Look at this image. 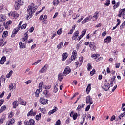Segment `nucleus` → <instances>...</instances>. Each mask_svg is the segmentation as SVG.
I'll return each mask as SVG.
<instances>
[{
	"label": "nucleus",
	"instance_id": "obj_1",
	"mask_svg": "<svg viewBox=\"0 0 125 125\" xmlns=\"http://www.w3.org/2000/svg\"><path fill=\"white\" fill-rule=\"evenodd\" d=\"M37 6H35L33 3L29 5L27 9L28 17H32V14H33L34 12H36V9H37Z\"/></svg>",
	"mask_w": 125,
	"mask_h": 125
},
{
	"label": "nucleus",
	"instance_id": "obj_2",
	"mask_svg": "<svg viewBox=\"0 0 125 125\" xmlns=\"http://www.w3.org/2000/svg\"><path fill=\"white\" fill-rule=\"evenodd\" d=\"M39 102L42 104V105H47V104H48V100L42 97L40 99Z\"/></svg>",
	"mask_w": 125,
	"mask_h": 125
},
{
	"label": "nucleus",
	"instance_id": "obj_3",
	"mask_svg": "<svg viewBox=\"0 0 125 125\" xmlns=\"http://www.w3.org/2000/svg\"><path fill=\"white\" fill-rule=\"evenodd\" d=\"M92 19V16L90 15L88 17H86L82 21V24H85V23H87V22H89L90 20Z\"/></svg>",
	"mask_w": 125,
	"mask_h": 125
},
{
	"label": "nucleus",
	"instance_id": "obj_4",
	"mask_svg": "<svg viewBox=\"0 0 125 125\" xmlns=\"http://www.w3.org/2000/svg\"><path fill=\"white\" fill-rule=\"evenodd\" d=\"M71 70L70 67L69 66H67L65 68V69L63 72V76H67V75H69V74H70V73H71Z\"/></svg>",
	"mask_w": 125,
	"mask_h": 125
},
{
	"label": "nucleus",
	"instance_id": "obj_5",
	"mask_svg": "<svg viewBox=\"0 0 125 125\" xmlns=\"http://www.w3.org/2000/svg\"><path fill=\"white\" fill-rule=\"evenodd\" d=\"M48 70V65L45 64L43 67H42L40 71L39 72L40 74H42L43 73H45L46 71Z\"/></svg>",
	"mask_w": 125,
	"mask_h": 125
},
{
	"label": "nucleus",
	"instance_id": "obj_6",
	"mask_svg": "<svg viewBox=\"0 0 125 125\" xmlns=\"http://www.w3.org/2000/svg\"><path fill=\"white\" fill-rule=\"evenodd\" d=\"M25 124L27 125H35L36 122H35V121L33 119H31L28 121L25 122Z\"/></svg>",
	"mask_w": 125,
	"mask_h": 125
},
{
	"label": "nucleus",
	"instance_id": "obj_7",
	"mask_svg": "<svg viewBox=\"0 0 125 125\" xmlns=\"http://www.w3.org/2000/svg\"><path fill=\"white\" fill-rule=\"evenodd\" d=\"M89 47L91 48L92 51H95L96 49V46H95V43L94 42H91L89 44Z\"/></svg>",
	"mask_w": 125,
	"mask_h": 125
},
{
	"label": "nucleus",
	"instance_id": "obj_8",
	"mask_svg": "<svg viewBox=\"0 0 125 125\" xmlns=\"http://www.w3.org/2000/svg\"><path fill=\"white\" fill-rule=\"evenodd\" d=\"M86 103H89L90 105H91L92 103H93V101H92V98L90 97V96H88L86 98Z\"/></svg>",
	"mask_w": 125,
	"mask_h": 125
},
{
	"label": "nucleus",
	"instance_id": "obj_9",
	"mask_svg": "<svg viewBox=\"0 0 125 125\" xmlns=\"http://www.w3.org/2000/svg\"><path fill=\"white\" fill-rule=\"evenodd\" d=\"M36 114V112H34V109H31L30 111L27 113V117H35Z\"/></svg>",
	"mask_w": 125,
	"mask_h": 125
},
{
	"label": "nucleus",
	"instance_id": "obj_10",
	"mask_svg": "<svg viewBox=\"0 0 125 125\" xmlns=\"http://www.w3.org/2000/svg\"><path fill=\"white\" fill-rule=\"evenodd\" d=\"M14 123H15V120H14L13 118H12L11 119H10L7 121L6 125H13Z\"/></svg>",
	"mask_w": 125,
	"mask_h": 125
},
{
	"label": "nucleus",
	"instance_id": "obj_11",
	"mask_svg": "<svg viewBox=\"0 0 125 125\" xmlns=\"http://www.w3.org/2000/svg\"><path fill=\"white\" fill-rule=\"evenodd\" d=\"M9 16H12V17H15V18H17L19 16V15L16 13V12H11L9 14Z\"/></svg>",
	"mask_w": 125,
	"mask_h": 125
},
{
	"label": "nucleus",
	"instance_id": "obj_12",
	"mask_svg": "<svg viewBox=\"0 0 125 125\" xmlns=\"http://www.w3.org/2000/svg\"><path fill=\"white\" fill-rule=\"evenodd\" d=\"M111 40H112V38L111 37V36H108L104 40V43H106L107 44H108V43L111 42Z\"/></svg>",
	"mask_w": 125,
	"mask_h": 125
},
{
	"label": "nucleus",
	"instance_id": "obj_13",
	"mask_svg": "<svg viewBox=\"0 0 125 125\" xmlns=\"http://www.w3.org/2000/svg\"><path fill=\"white\" fill-rule=\"evenodd\" d=\"M103 87L104 89L105 90V91L109 90V89L110 88V83H105Z\"/></svg>",
	"mask_w": 125,
	"mask_h": 125
},
{
	"label": "nucleus",
	"instance_id": "obj_14",
	"mask_svg": "<svg viewBox=\"0 0 125 125\" xmlns=\"http://www.w3.org/2000/svg\"><path fill=\"white\" fill-rule=\"evenodd\" d=\"M29 37V35H28V32H26L24 34V36L22 39V41L23 42H28V38Z\"/></svg>",
	"mask_w": 125,
	"mask_h": 125
},
{
	"label": "nucleus",
	"instance_id": "obj_15",
	"mask_svg": "<svg viewBox=\"0 0 125 125\" xmlns=\"http://www.w3.org/2000/svg\"><path fill=\"white\" fill-rule=\"evenodd\" d=\"M19 101L20 102V105H23V106H26V105L27 104V102L22 100V99H21V98H20L19 99Z\"/></svg>",
	"mask_w": 125,
	"mask_h": 125
},
{
	"label": "nucleus",
	"instance_id": "obj_16",
	"mask_svg": "<svg viewBox=\"0 0 125 125\" xmlns=\"http://www.w3.org/2000/svg\"><path fill=\"white\" fill-rule=\"evenodd\" d=\"M16 88V84L15 83H12L9 85V89L10 91H13V89Z\"/></svg>",
	"mask_w": 125,
	"mask_h": 125
},
{
	"label": "nucleus",
	"instance_id": "obj_17",
	"mask_svg": "<svg viewBox=\"0 0 125 125\" xmlns=\"http://www.w3.org/2000/svg\"><path fill=\"white\" fill-rule=\"evenodd\" d=\"M68 53H64L62 54V61H65L66 59L68 58Z\"/></svg>",
	"mask_w": 125,
	"mask_h": 125
},
{
	"label": "nucleus",
	"instance_id": "obj_18",
	"mask_svg": "<svg viewBox=\"0 0 125 125\" xmlns=\"http://www.w3.org/2000/svg\"><path fill=\"white\" fill-rule=\"evenodd\" d=\"M71 58L72 60H75V59L77 58V51L74 50L73 51L71 55Z\"/></svg>",
	"mask_w": 125,
	"mask_h": 125
},
{
	"label": "nucleus",
	"instance_id": "obj_19",
	"mask_svg": "<svg viewBox=\"0 0 125 125\" xmlns=\"http://www.w3.org/2000/svg\"><path fill=\"white\" fill-rule=\"evenodd\" d=\"M98 14H99V13L98 12H96L95 13L94 15L92 17L93 21H95V20H97V18H98V17L99 16V15H98Z\"/></svg>",
	"mask_w": 125,
	"mask_h": 125
},
{
	"label": "nucleus",
	"instance_id": "obj_20",
	"mask_svg": "<svg viewBox=\"0 0 125 125\" xmlns=\"http://www.w3.org/2000/svg\"><path fill=\"white\" fill-rule=\"evenodd\" d=\"M58 110V108H57V107H55L54 108V109H52V110H50L49 113H48V115L49 116L51 115L52 114H54V113H55V112H56V111H57Z\"/></svg>",
	"mask_w": 125,
	"mask_h": 125
},
{
	"label": "nucleus",
	"instance_id": "obj_21",
	"mask_svg": "<svg viewBox=\"0 0 125 125\" xmlns=\"http://www.w3.org/2000/svg\"><path fill=\"white\" fill-rule=\"evenodd\" d=\"M6 20V16L5 15H0V22H3Z\"/></svg>",
	"mask_w": 125,
	"mask_h": 125
},
{
	"label": "nucleus",
	"instance_id": "obj_22",
	"mask_svg": "<svg viewBox=\"0 0 125 125\" xmlns=\"http://www.w3.org/2000/svg\"><path fill=\"white\" fill-rule=\"evenodd\" d=\"M64 74H62V73L58 75V80L59 81H60V82H61L62 81V80H63V79H64Z\"/></svg>",
	"mask_w": 125,
	"mask_h": 125
},
{
	"label": "nucleus",
	"instance_id": "obj_23",
	"mask_svg": "<svg viewBox=\"0 0 125 125\" xmlns=\"http://www.w3.org/2000/svg\"><path fill=\"white\" fill-rule=\"evenodd\" d=\"M63 44H64V42H61L60 43L57 45V48L58 49H61L62 47H63Z\"/></svg>",
	"mask_w": 125,
	"mask_h": 125
},
{
	"label": "nucleus",
	"instance_id": "obj_24",
	"mask_svg": "<svg viewBox=\"0 0 125 125\" xmlns=\"http://www.w3.org/2000/svg\"><path fill=\"white\" fill-rule=\"evenodd\" d=\"M84 117L85 119H86L87 122L88 121V120H90L91 119V116L89 114H86L84 116Z\"/></svg>",
	"mask_w": 125,
	"mask_h": 125
},
{
	"label": "nucleus",
	"instance_id": "obj_25",
	"mask_svg": "<svg viewBox=\"0 0 125 125\" xmlns=\"http://www.w3.org/2000/svg\"><path fill=\"white\" fill-rule=\"evenodd\" d=\"M120 4H121V2H117L113 7V9L115 10L116 8H118L120 6Z\"/></svg>",
	"mask_w": 125,
	"mask_h": 125
},
{
	"label": "nucleus",
	"instance_id": "obj_26",
	"mask_svg": "<svg viewBox=\"0 0 125 125\" xmlns=\"http://www.w3.org/2000/svg\"><path fill=\"white\" fill-rule=\"evenodd\" d=\"M92 58H93L94 59H97V58H99V54H93L91 55Z\"/></svg>",
	"mask_w": 125,
	"mask_h": 125
},
{
	"label": "nucleus",
	"instance_id": "obj_27",
	"mask_svg": "<svg viewBox=\"0 0 125 125\" xmlns=\"http://www.w3.org/2000/svg\"><path fill=\"white\" fill-rule=\"evenodd\" d=\"M5 115H3L0 119V124H3V122L5 120Z\"/></svg>",
	"mask_w": 125,
	"mask_h": 125
},
{
	"label": "nucleus",
	"instance_id": "obj_28",
	"mask_svg": "<svg viewBox=\"0 0 125 125\" xmlns=\"http://www.w3.org/2000/svg\"><path fill=\"white\" fill-rule=\"evenodd\" d=\"M19 45L20 48H26V45L25 44L23 43L22 42H20Z\"/></svg>",
	"mask_w": 125,
	"mask_h": 125
},
{
	"label": "nucleus",
	"instance_id": "obj_29",
	"mask_svg": "<svg viewBox=\"0 0 125 125\" xmlns=\"http://www.w3.org/2000/svg\"><path fill=\"white\" fill-rule=\"evenodd\" d=\"M91 84H88L87 88L86 89V92H89L91 89Z\"/></svg>",
	"mask_w": 125,
	"mask_h": 125
},
{
	"label": "nucleus",
	"instance_id": "obj_30",
	"mask_svg": "<svg viewBox=\"0 0 125 125\" xmlns=\"http://www.w3.org/2000/svg\"><path fill=\"white\" fill-rule=\"evenodd\" d=\"M42 85H43V82H41L39 84V89L40 91H42Z\"/></svg>",
	"mask_w": 125,
	"mask_h": 125
},
{
	"label": "nucleus",
	"instance_id": "obj_31",
	"mask_svg": "<svg viewBox=\"0 0 125 125\" xmlns=\"http://www.w3.org/2000/svg\"><path fill=\"white\" fill-rule=\"evenodd\" d=\"M18 106V104H17V101H14L13 103V107L14 109H16V107Z\"/></svg>",
	"mask_w": 125,
	"mask_h": 125
},
{
	"label": "nucleus",
	"instance_id": "obj_32",
	"mask_svg": "<svg viewBox=\"0 0 125 125\" xmlns=\"http://www.w3.org/2000/svg\"><path fill=\"white\" fill-rule=\"evenodd\" d=\"M21 4H18V3H17L15 4V10H18L19 9V8L20 7Z\"/></svg>",
	"mask_w": 125,
	"mask_h": 125
},
{
	"label": "nucleus",
	"instance_id": "obj_33",
	"mask_svg": "<svg viewBox=\"0 0 125 125\" xmlns=\"http://www.w3.org/2000/svg\"><path fill=\"white\" fill-rule=\"evenodd\" d=\"M84 121H85V118L84 116H82L81 118V121L80 122L81 125H83V123H84Z\"/></svg>",
	"mask_w": 125,
	"mask_h": 125
},
{
	"label": "nucleus",
	"instance_id": "obj_34",
	"mask_svg": "<svg viewBox=\"0 0 125 125\" xmlns=\"http://www.w3.org/2000/svg\"><path fill=\"white\" fill-rule=\"evenodd\" d=\"M17 3L20 4L21 5H23V3H24L23 0H18L17 1Z\"/></svg>",
	"mask_w": 125,
	"mask_h": 125
},
{
	"label": "nucleus",
	"instance_id": "obj_35",
	"mask_svg": "<svg viewBox=\"0 0 125 125\" xmlns=\"http://www.w3.org/2000/svg\"><path fill=\"white\" fill-rule=\"evenodd\" d=\"M8 36V32L7 31H5L3 32V35H2V37L3 38H5Z\"/></svg>",
	"mask_w": 125,
	"mask_h": 125
},
{
	"label": "nucleus",
	"instance_id": "obj_36",
	"mask_svg": "<svg viewBox=\"0 0 125 125\" xmlns=\"http://www.w3.org/2000/svg\"><path fill=\"white\" fill-rule=\"evenodd\" d=\"M40 92H42V91H40V89H37L35 92V96L36 97H39V94H40Z\"/></svg>",
	"mask_w": 125,
	"mask_h": 125
},
{
	"label": "nucleus",
	"instance_id": "obj_37",
	"mask_svg": "<svg viewBox=\"0 0 125 125\" xmlns=\"http://www.w3.org/2000/svg\"><path fill=\"white\" fill-rule=\"evenodd\" d=\"M8 118H13V116H14V113L11 111L10 113L8 114Z\"/></svg>",
	"mask_w": 125,
	"mask_h": 125
},
{
	"label": "nucleus",
	"instance_id": "obj_38",
	"mask_svg": "<svg viewBox=\"0 0 125 125\" xmlns=\"http://www.w3.org/2000/svg\"><path fill=\"white\" fill-rule=\"evenodd\" d=\"M42 117V114L41 113H39V115L36 116V120L37 121H39L40 119H41V118Z\"/></svg>",
	"mask_w": 125,
	"mask_h": 125
},
{
	"label": "nucleus",
	"instance_id": "obj_39",
	"mask_svg": "<svg viewBox=\"0 0 125 125\" xmlns=\"http://www.w3.org/2000/svg\"><path fill=\"white\" fill-rule=\"evenodd\" d=\"M6 109V106L5 105H4L1 107V109L0 110V113H2L3 111H5V109Z\"/></svg>",
	"mask_w": 125,
	"mask_h": 125
},
{
	"label": "nucleus",
	"instance_id": "obj_40",
	"mask_svg": "<svg viewBox=\"0 0 125 125\" xmlns=\"http://www.w3.org/2000/svg\"><path fill=\"white\" fill-rule=\"evenodd\" d=\"M49 92V91L47 90H45L43 91V94L46 96V97H47L48 96V93Z\"/></svg>",
	"mask_w": 125,
	"mask_h": 125
},
{
	"label": "nucleus",
	"instance_id": "obj_41",
	"mask_svg": "<svg viewBox=\"0 0 125 125\" xmlns=\"http://www.w3.org/2000/svg\"><path fill=\"white\" fill-rule=\"evenodd\" d=\"M125 27V21H124V22L120 25V30H123V29H124V28Z\"/></svg>",
	"mask_w": 125,
	"mask_h": 125
},
{
	"label": "nucleus",
	"instance_id": "obj_42",
	"mask_svg": "<svg viewBox=\"0 0 125 125\" xmlns=\"http://www.w3.org/2000/svg\"><path fill=\"white\" fill-rule=\"evenodd\" d=\"M58 3H59V2L58 1V0H56L53 1V4L55 6H56L57 5H58Z\"/></svg>",
	"mask_w": 125,
	"mask_h": 125
},
{
	"label": "nucleus",
	"instance_id": "obj_43",
	"mask_svg": "<svg viewBox=\"0 0 125 125\" xmlns=\"http://www.w3.org/2000/svg\"><path fill=\"white\" fill-rule=\"evenodd\" d=\"M87 68L88 69V71H90V70L92 69V66H91V64L88 63L87 64Z\"/></svg>",
	"mask_w": 125,
	"mask_h": 125
},
{
	"label": "nucleus",
	"instance_id": "obj_44",
	"mask_svg": "<svg viewBox=\"0 0 125 125\" xmlns=\"http://www.w3.org/2000/svg\"><path fill=\"white\" fill-rule=\"evenodd\" d=\"M73 120H76L77 118H78V113H75L74 115L72 116Z\"/></svg>",
	"mask_w": 125,
	"mask_h": 125
},
{
	"label": "nucleus",
	"instance_id": "obj_45",
	"mask_svg": "<svg viewBox=\"0 0 125 125\" xmlns=\"http://www.w3.org/2000/svg\"><path fill=\"white\" fill-rule=\"evenodd\" d=\"M3 42H4L3 39H0V46H4V45L5 44V43H4L3 44Z\"/></svg>",
	"mask_w": 125,
	"mask_h": 125
},
{
	"label": "nucleus",
	"instance_id": "obj_46",
	"mask_svg": "<svg viewBox=\"0 0 125 125\" xmlns=\"http://www.w3.org/2000/svg\"><path fill=\"white\" fill-rule=\"evenodd\" d=\"M13 71L12 70H11L9 73L6 75V78H10L11 76V75H12Z\"/></svg>",
	"mask_w": 125,
	"mask_h": 125
},
{
	"label": "nucleus",
	"instance_id": "obj_47",
	"mask_svg": "<svg viewBox=\"0 0 125 125\" xmlns=\"http://www.w3.org/2000/svg\"><path fill=\"white\" fill-rule=\"evenodd\" d=\"M82 34L81 35L82 37H83L84 35H85L86 33V29H84L83 31H82Z\"/></svg>",
	"mask_w": 125,
	"mask_h": 125
},
{
	"label": "nucleus",
	"instance_id": "obj_48",
	"mask_svg": "<svg viewBox=\"0 0 125 125\" xmlns=\"http://www.w3.org/2000/svg\"><path fill=\"white\" fill-rule=\"evenodd\" d=\"M22 24H23V21H21L18 25V30H20V28H21V25H22Z\"/></svg>",
	"mask_w": 125,
	"mask_h": 125
},
{
	"label": "nucleus",
	"instance_id": "obj_49",
	"mask_svg": "<svg viewBox=\"0 0 125 125\" xmlns=\"http://www.w3.org/2000/svg\"><path fill=\"white\" fill-rule=\"evenodd\" d=\"M122 10L123 11L122 12L123 18H124V19H125V8L124 9H123Z\"/></svg>",
	"mask_w": 125,
	"mask_h": 125
},
{
	"label": "nucleus",
	"instance_id": "obj_50",
	"mask_svg": "<svg viewBox=\"0 0 125 125\" xmlns=\"http://www.w3.org/2000/svg\"><path fill=\"white\" fill-rule=\"evenodd\" d=\"M83 18H84V17H83V16H82L81 18L77 21V23H80L81 22H82V20H83Z\"/></svg>",
	"mask_w": 125,
	"mask_h": 125
},
{
	"label": "nucleus",
	"instance_id": "obj_51",
	"mask_svg": "<svg viewBox=\"0 0 125 125\" xmlns=\"http://www.w3.org/2000/svg\"><path fill=\"white\" fill-rule=\"evenodd\" d=\"M79 34H80V32L77 30L74 33L73 35L78 37V36H79Z\"/></svg>",
	"mask_w": 125,
	"mask_h": 125
},
{
	"label": "nucleus",
	"instance_id": "obj_52",
	"mask_svg": "<svg viewBox=\"0 0 125 125\" xmlns=\"http://www.w3.org/2000/svg\"><path fill=\"white\" fill-rule=\"evenodd\" d=\"M106 6H109L110 5V0H107L105 4Z\"/></svg>",
	"mask_w": 125,
	"mask_h": 125
},
{
	"label": "nucleus",
	"instance_id": "obj_53",
	"mask_svg": "<svg viewBox=\"0 0 125 125\" xmlns=\"http://www.w3.org/2000/svg\"><path fill=\"white\" fill-rule=\"evenodd\" d=\"M123 10L122 9H121L120 11H119V13L118 14V16L119 17H122V14L123 15Z\"/></svg>",
	"mask_w": 125,
	"mask_h": 125
},
{
	"label": "nucleus",
	"instance_id": "obj_54",
	"mask_svg": "<svg viewBox=\"0 0 125 125\" xmlns=\"http://www.w3.org/2000/svg\"><path fill=\"white\" fill-rule=\"evenodd\" d=\"M90 74L91 76H93L95 74V69H93L92 71L90 72Z\"/></svg>",
	"mask_w": 125,
	"mask_h": 125
},
{
	"label": "nucleus",
	"instance_id": "obj_55",
	"mask_svg": "<svg viewBox=\"0 0 125 125\" xmlns=\"http://www.w3.org/2000/svg\"><path fill=\"white\" fill-rule=\"evenodd\" d=\"M12 24V21H9L6 22V26H8L9 25H11Z\"/></svg>",
	"mask_w": 125,
	"mask_h": 125
},
{
	"label": "nucleus",
	"instance_id": "obj_56",
	"mask_svg": "<svg viewBox=\"0 0 125 125\" xmlns=\"http://www.w3.org/2000/svg\"><path fill=\"white\" fill-rule=\"evenodd\" d=\"M17 30L15 29L13 31V34H14V35H16V34H17L18 31L19 30H18V28H17Z\"/></svg>",
	"mask_w": 125,
	"mask_h": 125
},
{
	"label": "nucleus",
	"instance_id": "obj_57",
	"mask_svg": "<svg viewBox=\"0 0 125 125\" xmlns=\"http://www.w3.org/2000/svg\"><path fill=\"white\" fill-rule=\"evenodd\" d=\"M89 109H90V105H88L86 109H85V111L86 112H88V111H89Z\"/></svg>",
	"mask_w": 125,
	"mask_h": 125
},
{
	"label": "nucleus",
	"instance_id": "obj_58",
	"mask_svg": "<svg viewBox=\"0 0 125 125\" xmlns=\"http://www.w3.org/2000/svg\"><path fill=\"white\" fill-rule=\"evenodd\" d=\"M26 27H27V24H24L21 26V29H24V30H25Z\"/></svg>",
	"mask_w": 125,
	"mask_h": 125
},
{
	"label": "nucleus",
	"instance_id": "obj_59",
	"mask_svg": "<svg viewBox=\"0 0 125 125\" xmlns=\"http://www.w3.org/2000/svg\"><path fill=\"white\" fill-rule=\"evenodd\" d=\"M81 109H82V106H81V105H79L77 108V111H78V112H80Z\"/></svg>",
	"mask_w": 125,
	"mask_h": 125
},
{
	"label": "nucleus",
	"instance_id": "obj_60",
	"mask_svg": "<svg viewBox=\"0 0 125 125\" xmlns=\"http://www.w3.org/2000/svg\"><path fill=\"white\" fill-rule=\"evenodd\" d=\"M61 124V122L60 121V120H58L56 122V124L55 125H60V124Z\"/></svg>",
	"mask_w": 125,
	"mask_h": 125
},
{
	"label": "nucleus",
	"instance_id": "obj_61",
	"mask_svg": "<svg viewBox=\"0 0 125 125\" xmlns=\"http://www.w3.org/2000/svg\"><path fill=\"white\" fill-rule=\"evenodd\" d=\"M3 102H4V100H0V107H1L2 104H3Z\"/></svg>",
	"mask_w": 125,
	"mask_h": 125
},
{
	"label": "nucleus",
	"instance_id": "obj_62",
	"mask_svg": "<svg viewBox=\"0 0 125 125\" xmlns=\"http://www.w3.org/2000/svg\"><path fill=\"white\" fill-rule=\"evenodd\" d=\"M117 22H118V23L117 24V26H119L121 24V20L118 19L117 20Z\"/></svg>",
	"mask_w": 125,
	"mask_h": 125
},
{
	"label": "nucleus",
	"instance_id": "obj_63",
	"mask_svg": "<svg viewBox=\"0 0 125 125\" xmlns=\"http://www.w3.org/2000/svg\"><path fill=\"white\" fill-rule=\"evenodd\" d=\"M40 62H41V60H39L36 62H35L34 63L32 64V65H37L38 64H39V63H40Z\"/></svg>",
	"mask_w": 125,
	"mask_h": 125
},
{
	"label": "nucleus",
	"instance_id": "obj_64",
	"mask_svg": "<svg viewBox=\"0 0 125 125\" xmlns=\"http://www.w3.org/2000/svg\"><path fill=\"white\" fill-rule=\"evenodd\" d=\"M106 35H107V32H106V31L103 32L102 34V37H105V36H106Z\"/></svg>",
	"mask_w": 125,
	"mask_h": 125
}]
</instances>
